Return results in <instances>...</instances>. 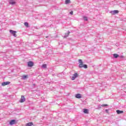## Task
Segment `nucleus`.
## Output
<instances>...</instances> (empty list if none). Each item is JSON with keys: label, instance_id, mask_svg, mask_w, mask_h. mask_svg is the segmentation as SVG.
Wrapping results in <instances>:
<instances>
[{"label": "nucleus", "instance_id": "f257e3e1", "mask_svg": "<svg viewBox=\"0 0 126 126\" xmlns=\"http://www.w3.org/2000/svg\"><path fill=\"white\" fill-rule=\"evenodd\" d=\"M79 68H82V67H84V68H88V66L87 64H84L83 63H81L79 64Z\"/></svg>", "mask_w": 126, "mask_h": 126}, {"label": "nucleus", "instance_id": "f03ea898", "mask_svg": "<svg viewBox=\"0 0 126 126\" xmlns=\"http://www.w3.org/2000/svg\"><path fill=\"white\" fill-rule=\"evenodd\" d=\"M34 65V62L32 61H29L28 62V66L29 67H32Z\"/></svg>", "mask_w": 126, "mask_h": 126}, {"label": "nucleus", "instance_id": "7ed1b4c3", "mask_svg": "<svg viewBox=\"0 0 126 126\" xmlns=\"http://www.w3.org/2000/svg\"><path fill=\"white\" fill-rule=\"evenodd\" d=\"M17 32L15 31H13L12 30H10V33H11V34H12V35H13V36H14V37H16V33Z\"/></svg>", "mask_w": 126, "mask_h": 126}, {"label": "nucleus", "instance_id": "20e7f679", "mask_svg": "<svg viewBox=\"0 0 126 126\" xmlns=\"http://www.w3.org/2000/svg\"><path fill=\"white\" fill-rule=\"evenodd\" d=\"M25 96L24 95H22L21 99L19 100L20 103H24L25 102Z\"/></svg>", "mask_w": 126, "mask_h": 126}, {"label": "nucleus", "instance_id": "39448f33", "mask_svg": "<svg viewBox=\"0 0 126 126\" xmlns=\"http://www.w3.org/2000/svg\"><path fill=\"white\" fill-rule=\"evenodd\" d=\"M76 77H78V74L77 73H75L73 75V76L72 77V80H74Z\"/></svg>", "mask_w": 126, "mask_h": 126}, {"label": "nucleus", "instance_id": "423d86ee", "mask_svg": "<svg viewBox=\"0 0 126 126\" xmlns=\"http://www.w3.org/2000/svg\"><path fill=\"white\" fill-rule=\"evenodd\" d=\"M15 124H16V120H12L9 122V125H10V126L15 125Z\"/></svg>", "mask_w": 126, "mask_h": 126}, {"label": "nucleus", "instance_id": "0eeeda50", "mask_svg": "<svg viewBox=\"0 0 126 126\" xmlns=\"http://www.w3.org/2000/svg\"><path fill=\"white\" fill-rule=\"evenodd\" d=\"M10 84V82H3L1 83L2 86H5V85H8Z\"/></svg>", "mask_w": 126, "mask_h": 126}, {"label": "nucleus", "instance_id": "6e6552de", "mask_svg": "<svg viewBox=\"0 0 126 126\" xmlns=\"http://www.w3.org/2000/svg\"><path fill=\"white\" fill-rule=\"evenodd\" d=\"M9 4H12V5H13L16 3V2H15L14 0H9Z\"/></svg>", "mask_w": 126, "mask_h": 126}, {"label": "nucleus", "instance_id": "1a4fd4ad", "mask_svg": "<svg viewBox=\"0 0 126 126\" xmlns=\"http://www.w3.org/2000/svg\"><path fill=\"white\" fill-rule=\"evenodd\" d=\"M75 98H77V99H80V98H82L81 94H75Z\"/></svg>", "mask_w": 126, "mask_h": 126}, {"label": "nucleus", "instance_id": "9d476101", "mask_svg": "<svg viewBox=\"0 0 126 126\" xmlns=\"http://www.w3.org/2000/svg\"><path fill=\"white\" fill-rule=\"evenodd\" d=\"M110 13H111V14H117V13H119V10H115L114 11H111Z\"/></svg>", "mask_w": 126, "mask_h": 126}, {"label": "nucleus", "instance_id": "9b49d317", "mask_svg": "<svg viewBox=\"0 0 126 126\" xmlns=\"http://www.w3.org/2000/svg\"><path fill=\"white\" fill-rule=\"evenodd\" d=\"M116 113L118 115H120V114H124V111L120 110H116Z\"/></svg>", "mask_w": 126, "mask_h": 126}, {"label": "nucleus", "instance_id": "f8f14e48", "mask_svg": "<svg viewBox=\"0 0 126 126\" xmlns=\"http://www.w3.org/2000/svg\"><path fill=\"white\" fill-rule=\"evenodd\" d=\"M69 34H70V32L68 31L67 33H65V35L64 36V38H67V37H68V36H69Z\"/></svg>", "mask_w": 126, "mask_h": 126}, {"label": "nucleus", "instance_id": "ddd939ff", "mask_svg": "<svg viewBox=\"0 0 126 126\" xmlns=\"http://www.w3.org/2000/svg\"><path fill=\"white\" fill-rule=\"evenodd\" d=\"M83 113H84V114H89V111L87 109H84Z\"/></svg>", "mask_w": 126, "mask_h": 126}, {"label": "nucleus", "instance_id": "4468645a", "mask_svg": "<svg viewBox=\"0 0 126 126\" xmlns=\"http://www.w3.org/2000/svg\"><path fill=\"white\" fill-rule=\"evenodd\" d=\"M119 57H120V55L119 54H113V58H114V59H118Z\"/></svg>", "mask_w": 126, "mask_h": 126}, {"label": "nucleus", "instance_id": "2eb2a0df", "mask_svg": "<svg viewBox=\"0 0 126 126\" xmlns=\"http://www.w3.org/2000/svg\"><path fill=\"white\" fill-rule=\"evenodd\" d=\"M33 122H30L29 123H27L26 124V126H33Z\"/></svg>", "mask_w": 126, "mask_h": 126}, {"label": "nucleus", "instance_id": "dca6fc26", "mask_svg": "<svg viewBox=\"0 0 126 126\" xmlns=\"http://www.w3.org/2000/svg\"><path fill=\"white\" fill-rule=\"evenodd\" d=\"M24 25L25 26H26V27H27V28L29 27V23H28V22H25Z\"/></svg>", "mask_w": 126, "mask_h": 126}, {"label": "nucleus", "instance_id": "f3484780", "mask_svg": "<svg viewBox=\"0 0 126 126\" xmlns=\"http://www.w3.org/2000/svg\"><path fill=\"white\" fill-rule=\"evenodd\" d=\"M83 19L85 21H87L88 20V18H87V17L84 16L83 17Z\"/></svg>", "mask_w": 126, "mask_h": 126}, {"label": "nucleus", "instance_id": "a211bd4d", "mask_svg": "<svg viewBox=\"0 0 126 126\" xmlns=\"http://www.w3.org/2000/svg\"><path fill=\"white\" fill-rule=\"evenodd\" d=\"M42 67H43V68H47V64H42Z\"/></svg>", "mask_w": 126, "mask_h": 126}, {"label": "nucleus", "instance_id": "6ab92c4d", "mask_svg": "<svg viewBox=\"0 0 126 126\" xmlns=\"http://www.w3.org/2000/svg\"><path fill=\"white\" fill-rule=\"evenodd\" d=\"M65 2L66 4H67V3H69V2H70V0H65Z\"/></svg>", "mask_w": 126, "mask_h": 126}, {"label": "nucleus", "instance_id": "aec40b11", "mask_svg": "<svg viewBox=\"0 0 126 126\" xmlns=\"http://www.w3.org/2000/svg\"><path fill=\"white\" fill-rule=\"evenodd\" d=\"M78 62H79V63H83V62H82V60H81V59H79L78 60Z\"/></svg>", "mask_w": 126, "mask_h": 126}, {"label": "nucleus", "instance_id": "412c9836", "mask_svg": "<svg viewBox=\"0 0 126 126\" xmlns=\"http://www.w3.org/2000/svg\"><path fill=\"white\" fill-rule=\"evenodd\" d=\"M22 78L23 79H26V78H27V75H24V76H23Z\"/></svg>", "mask_w": 126, "mask_h": 126}, {"label": "nucleus", "instance_id": "4be33fe9", "mask_svg": "<svg viewBox=\"0 0 126 126\" xmlns=\"http://www.w3.org/2000/svg\"><path fill=\"white\" fill-rule=\"evenodd\" d=\"M108 104H102L101 105V107H107Z\"/></svg>", "mask_w": 126, "mask_h": 126}, {"label": "nucleus", "instance_id": "5701e85b", "mask_svg": "<svg viewBox=\"0 0 126 126\" xmlns=\"http://www.w3.org/2000/svg\"><path fill=\"white\" fill-rule=\"evenodd\" d=\"M69 14H71V15H72V14H73V11H71Z\"/></svg>", "mask_w": 126, "mask_h": 126}, {"label": "nucleus", "instance_id": "b1692460", "mask_svg": "<svg viewBox=\"0 0 126 126\" xmlns=\"http://www.w3.org/2000/svg\"><path fill=\"white\" fill-rule=\"evenodd\" d=\"M105 112H106V113H109V109H106V110H105Z\"/></svg>", "mask_w": 126, "mask_h": 126}, {"label": "nucleus", "instance_id": "393cba45", "mask_svg": "<svg viewBox=\"0 0 126 126\" xmlns=\"http://www.w3.org/2000/svg\"><path fill=\"white\" fill-rule=\"evenodd\" d=\"M121 59H123V58H124V56H119Z\"/></svg>", "mask_w": 126, "mask_h": 126}, {"label": "nucleus", "instance_id": "a878e982", "mask_svg": "<svg viewBox=\"0 0 126 126\" xmlns=\"http://www.w3.org/2000/svg\"><path fill=\"white\" fill-rule=\"evenodd\" d=\"M32 85H33V86H36V84H32Z\"/></svg>", "mask_w": 126, "mask_h": 126}, {"label": "nucleus", "instance_id": "bb28decb", "mask_svg": "<svg viewBox=\"0 0 126 126\" xmlns=\"http://www.w3.org/2000/svg\"><path fill=\"white\" fill-rule=\"evenodd\" d=\"M46 38H48V36H46Z\"/></svg>", "mask_w": 126, "mask_h": 126}]
</instances>
